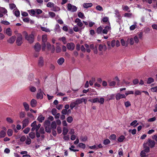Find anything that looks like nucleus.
Listing matches in <instances>:
<instances>
[{
	"mask_svg": "<svg viewBox=\"0 0 157 157\" xmlns=\"http://www.w3.org/2000/svg\"><path fill=\"white\" fill-rule=\"evenodd\" d=\"M156 120V118L155 117H153L151 118H149L148 120V122H152L155 121Z\"/></svg>",
	"mask_w": 157,
	"mask_h": 157,
	"instance_id": "680f3d73",
	"label": "nucleus"
},
{
	"mask_svg": "<svg viewBox=\"0 0 157 157\" xmlns=\"http://www.w3.org/2000/svg\"><path fill=\"white\" fill-rule=\"evenodd\" d=\"M92 6V4L91 3H84L83 4V6L84 8H88L91 7Z\"/></svg>",
	"mask_w": 157,
	"mask_h": 157,
	"instance_id": "2eb2a0df",
	"label": "nucleus"
},
{
	"mask_svg": "<svg viewBox=\"0 0 157 157\" xmlns=\"http://www.w3.org/2000/svg\"><path fill=\"white\" fill-rule=\"evenodd\" d=\"M30 130V128L28 127L27 128L24 130L23 132L25 134H27L29 132Z\"/></svg>",
	"mask_w": 157,
	"mask_h": 157,
	"instance_id": "de8ad7c7",
	"label": "nucleus"
},
{
	"mask_svg": "<svg viewBox=\"0 0 157 157\" xmlns=\"http://www.w3.org/2000/svg\"><path fill=\"white\" fill-rule=\"evenodd\" d=\"M116 12V14L117 16V17L119 18V19H120L121 17V16L119 13V12L117 10H116L115 11Z\"/></svg>",
	"mask_w": 157,
	"mask_h": 157,
	"instance_id": "0e129e2a",
	"label": "nucleus"
},
{
	"mask_svg": "<svg viewBox=\"0 0 157 157\" xmlns=\"http://www.w3.org/2000/svg\"><path fill=\"white\" fill-rule=\"evenodd\" d=\"M126 98V96L124 94H117L116 96V98Z\"/></svg>",
	"mask_w": 157,
	"mask_h": 157,
	"instance_id": "aec40b11",
	"label": "nucleus"
},
{
	"mask_svg": "<svg viewBox=\"0 0 157 157\" xmlns=\"http://www.w3.org/2000/svg\"><path fill=\"white\" fill-rule=\"evenodd\" d=\"M67 120L68 123H71L73 119L72 117L70 116L67 117Z\"/></svg>",
	"mask_w": 157,
	"mask_h": 157,
	"instance_id": "c9c22d12",
	"label": "nucleus"
},
{
	"mask_svg": "<svg viewBox=\"0 0 157 157\" xmlns=\"http://www.w3.org/2000/svg\"><path fill=\"white\" fill-rule=\"evenodd\" d=\"M39 132L41 134H44L45 133L44 129L42 127H41L40 128Z\"/></svg>",
	"mask_w": 157,
	"mask_h": 157,
	"instance_id": "052dcab7",
	"label": "nucleus"
},
{
	"mask_svg": "<svg viewBox=\"0 0 157 157\" xmlns=\"http://www.w3.org/2000/svg\"><path fill=\"white\" fill-rule=\"evenodd\" d=\"M23 105L25 110L26 111H28L29 110V105L27 103L25 102L23 103Z\"/></svg>",
	"mask_w": 157,
	"mask_h": 157,
	"instance_id": "b1692460",
	"label": "nucleus"
},
{
	"mask_svg": "<svg viewBox=\"0 0 157 157\" xmlns=\"http://www.w3.org/2000/svg\"><path fill=\"white\" fill-rule=\"evenodd\" d=\"M29 123V121L27 118H25L22 121V127L23 128H25L28 125Z\"/></svg>",
	"mask_w": 157,
	"mask_h": 157,
	"instance_id": "f8f14e48",
	"label": "nucleus"
},
{
	"mask_svg": "<svg viewBox=\"0 0 157 157\" xmlns=\"http://www.w3.org/2000/svg\"><path fill=\"white\" fill-rule=\"evenodd\" d=\"M26 138L25 136H23L21 137L20 139V140L21 142H24L26 140Z\"/></svg>",
	"mask_w": 157,
	"mask_h": 157,
	"instance_id": "bf43d9fd",
	"label": "nucleus"
},
{
	"mask_svg": "<svg viewBox=\"0 0 157 157\" xmlns=\"http://www.w3.org/2000/svg\"><path fill=\"white\" fill-rule=\"evenodd\" d=\"M22 42V36L21 34H19L16 40V44L18 46H20Z\"/></svg>",
	"mask_w": 157,
	"mask_h": 157,
	"instance_id": "39448f33",
	"label": "nucleus"
},
{
	"mask_svg": "<svg viewBox=\"0 0 157 157\" xmlns=\"http://www.w3.org/2000/svg\"><path fill=\"white\" fill-rule=\"evenodd\" d=\"M29 135V137L32 139H33L35 137V133L33 132H30Z\"/></svg>",
	"mask_w": 157,
	"mask_h": 157,
	"instance_id": "cd10ccee",
	"label": "nucleus"
},
{
	"mask_svg": "<svg viewBox=\"0 0 157 157\" xmlns=\"http://www.w3.org/2000/svg\"><path fill=\"white\" fill-rule=\"evenodd\" d=\"M140 156L141 157H145L146 156L145 152L144 151H142L140 153Z\"/></svg>",
	"mask_w": 157,
	"mask_h": 157,
	"instance_id": "13d9d810",
	"label": "nucleus"
},
{
	"mask_svg": "<svg viewBox=\"0 0 157 157\" xmlns=\"http://www.w3.org/2000/svg\"><path fill=\"white\" fill-rule=\"evenodd\" d=\"M67 47L68 49L73 50L74 49L75 45L73 43H68L67 44Z\"/></svg>",
	"mask_w": 157,
	"mask_h": 157,
	"instance_id": "9d476101",
	"label": "nucleus"
},
{
	"mask_svg": "<svg viewBox=\"0 0 157 157\" xmlns=\"http://www.w3.org/2000/svg\"><path fill=\"white\" fill-rule=\"evenodd\" d=\"M81 141H86L87 140V138L86 136H82L80 138Z\"/></svg>",
	"mask_w": 157,
	"mask_h": 157,
	"instance_id": "774afa93",
	"label": "nucleus"
},
{
	"mask_svg": "<svg viewBox=\"0 0 157 157\" xmlns=\"http://www.w3.org/2000/svg\"><path fill=\"white\" fill-rule=\"evenodd\" d=\"M61 51V48L59 46H57L56 47V52L57 53L60 52Z\"/></svg>",
	"mask_w": 157,
	"mask_h": 157,
	"instance_id": "603ef678",
	"label": "nucleus"
},
{
	"mask_svg": "<svg viewBox=\"0 0 157 157\" xmlns=\"http://www.w3.org/2000/svg\"><path fill=\"white\" fill-rule=\"evenodd\" d=\"M68 132V130L67 128L65 127L63 128V134L64 136L66 135L67 134Z\"/></svg>",
	"mask_w": 157,
	"mask_h": 157,
	"instance_id": "393cba45",
	"label": "nucleus"
},
{
	"mask_svg": "<svg viewBox=\"0 0 157 157\" xmlns=\"http://www.w3.org/2000/svg\"><path fill=\"white\" fill-rule=\"evenodd\" d=\"M110 141L108 139L105 140L103 142V144L105 145L108 144L110 143Z\"/></svg>",
	"mask_w": 157,
	"mask_h": 157,
	"instance_id": "a18cd8bd",
	"label": "nucleus"
},
{
	"mask_svg": "<svg viewBox=\"0 0 157 157\" xmlns=\"http://www.w3.org/2000/svg\"><path fill=\"white\" fill-rule=\"evenodd\" d=\"M60 10V8L58 6H54L53 7V8H52V10L54 11H55V12L57 11H59Z\"/></svg>",
	"mask_w": 157,
	"mask_h": 157,
	"instance_id": "473e14b6",
	"label": "nucleus"
},
{
	"mask_svg": "<svg viewBox=\"0 0 157 157\" xmlns=\"http://www.w3.org/2000/svg\"><path fill=\"white\" fill-rule=\"evenodd\" d=\"M134 40L135 42V43H138L139 41V40L138 38V36H136L134 37Z\"/></svg>",
	"mask_w": 157,
	"mask_h": 157,
	"instance_id": "e2e57ef3",
	"label": "nucleus"
},
{
	"mask_svg": "<svg viewBox=\"0 0 157 157\" xmlns=\"http://www.w3.org/2000/svg\"><path fill=\"white\" fill-rule=\"evenodd\" d=\"M78 146L81 148L84 149L86 147V145L85 144L82 143H80L78 144Z\"/></svg>",
	"mask_w": 157,
	"mask_h": 157,
	"instance_id": "a19ab883",
	"label": "nucleus"
},
{
	"mask_svg": "<svg viewBox=\"0 0 157 157\" xmlns=\"http://www.w3.org/2000/svg\"><path fill=\"white\" fill-rule=\"evenodd\" d=\"M49 14L51 17L52 18L55 17L56 16L55 13H54L52 12H49Z\"/></svg>",
	"mask_w": 157,
	"mask_h": 157,
	"instance_id": "49530a36",
	"label": "nucleus"
},
{
	"mask_svg": "<svg viewBox=\"0 0 157 157\" xmlns=\"http://www.w3.org/2000/svg\"><path fill=\"white\" fill-rule=\"evenodd\" d=\"M102 28L101 26L98 27L97 29L96 32L98 34H101L102 32Z\"/></svg>",
	"mask_w": 157,
	"mask_h": 157,
	"instance_id": "a878e982",
	"label": "nucleus"
},
{
	"mask_svg": "<svg viewBox=\"0 0 157 157\" xmlns=\"http://www.w3.org/2000/svg\"><path fill=\"white\" fill-rule=\"evenodd\" d=\"M54 5V4L51 2H48L47 5V6L48 7L51 8L52 7H53Z\"/></svg>",
	"mask_w": 157,
	"mask_h": 157,
	"instance_id": "79ce46f5",
	"label": "nucleus"
},
{
	"mask_svg": "<svg viewBox=\"0 0 157 157\" xmlns=\"http://www.w3.org/2000/svg\"><path fill=\"white\" fill-rule=\"evenodd\" d=\"M96 9L97 10H99V11H101V10H103V9H102V7L99 5L97 6L96 7Z\"/></svg>",
	"mask_w": 157,
	"mask_h": 157,
	"instance_id": "6e6d98bb",
	"label": "nucleus"
},
{
	"mask_svg": "<svg viewBox=\"0 0 157 157\" xmlns=\"http://www.w3.org/2000/svg\"><path fill=\"white\" fill-rule=\"evenodd\" d=\"M26 113L25 112H21L19 113V117L21 118H24L25 117Z\"/></svg>",
	"mask_w": 157,
	"mask_h": 157,
	"instance_id": "5701e85b",
	"label": "nucleus"
},
{
	"mask_svg": "<svg viewBox=\"0 0 157 157\" xmlns=\"http://www.w3.org/2000/svg\"><path fill=\"white\" fill-rule=\"evenodd\" d=\"M121 45L122 46H124L125 45V46L126 47L127 46H128L127 44H126V45H125V42L123 39H121Z\"/></svg>",
	"mask_w": 157,
	"mask_h": 157,
	"instance_id": "864d4df0",
	"label": "nucleus"
},
{
	"mask_svg": "<svg viewBox=\"0 0 157 157\" xmlns=\"http://www.w3.org/2000/svg\"><path fill=\"white\" fill-rule=\"evenodd\" d=\"M6 132L4 130H2L0 132V138H3L5 137L6 135Z\"/></svg>",
	"mask_w": 157,
	"mask_h": 157,
	"instance_id": "412c9836",
	"label": "nucleus"
},
{
	"mask_svg": "<svg viewBox=\"0 0 157 157\" xmlns=\"http://www.w3.org/2000/svg\"><path fill=\"white\" fill-rule=\"evenodd\" d=\"M151 90L153 92H157V86L152 88H151Z\"/></svg>",
	"mask_w": 157,
	"mask_h": 157,
	"instance_id": "5fc2aeb1",
	"label": "nucleus"
},
{
	"mask_svg": "<svg viewBox=\"0 0 157 157\" xmlns=\"http://www.w3.org/2000/svg\"><path fill=\"white\" fill-rule=\"evenodd\" d=\"M44 125L46 132L48 133H50L51 128L50 121L49 120L45 121L44 123Z\"/></svg>",
	"mask_w": 157,
	"mask_h": 157,
	"instance_id": "f03ea898",
	"label": "nucleus"
},
{
	"mask_svg": "<svg viewBox=\"0 0 157 157\" xmlns=\"http://www.w3.org/2000/svg\"><path fill=\"white\" fill-rule=\"evenodd\" d=\"M66 39L65 37L64 36L62 37L59 39V40L62 41L64 44H65L66 43Z\"/></svg>",
	"mask_w": 157,
	"mask_h": 157,
	"instance_id": "3c124183",
	"label": "nucleus"
},
{
	"mask_svg": "<svg viewBox=\"0 0 157 157\" xmlns=\"http://www.w3.org/2000/svg\"><path fill=\"white\" fill-rule=\"evenodd\" d=\"M15 39L16 36H13L7 40V41L10 43L13 44L15 41Z\"/></svg>",
	"mask_w": 157,
	"mask_h": 157,
	"instance_id": "ddd939ff",
	"label": "nucleus"
},
{
	"mask_svg": "<svg viewBox=\"0 0 157 157\" xmlns=\"http://www.w3.org/2000/svg\"><path fill=\"white\" fill-rule=\"evenodd\" d=\"M51 112L52 114L53 115L55 116L57 113V110L55 108H53L52 109Z\"/></svg>",
	"mask_w": 157,
	"mask_h": 157,
	"instance_id": "c03bdc74",
	"label": "nucleus"
},
{
	"mask_svg": "<svg viewBox=\"0 0 157 157\" xmlns=\"http://www.w3.org/2000/svg\"><path fill=\"white\" fill-rule=\"evenodd\" d=\"M144 147L145 148V149L144 151L145 152L148 153L150 151V148L149 147L147 146L145 144V143H144L143 144Z\"/></svg>",
	"mask_w": 157,
	"mask_h": 157,
	"instance_id": "dca6fc26",
	"label": "nucleus"
},
{
	"mask_svg": "<svg viewBox=\"0 0 157 157\" xmlns=\"http://www.w3.org/2000/svg\"><path fill=\"white\" fill-rule=\"evenodd\" d=\"M64 61V59L63 58H60L57 60V63L59 65H61Z\"/></svg>",
	"mask_w": 157,
	"mask_h": 157,
	"instance_id": "f3484780",
	"label": "nucleus"
},
{
	"mask_svg": "<svg viewBox=\"0 0 157 157\" xmlns=\"http://www.w3.org/2000/svg\"><path fill=\"white\" fill-rule=\"evenodd\" d=\"M13 130L11 129H9L7 131V134L9 136H11L13 134Z\"/></svg>",
	"mask_w": 157,
	"mask_h": 157,
	"instance_id": "e433bc0d",
	"label": "nucleus"
},
{
	"mask_svg": "<svg viewBox=\"0 0 157 157\" xmlns=\"http://www.w3.org/2000/svg\"><path fill=\"white\" fill-rule=\"evenodd\" d=\"M41 46L39 43H36L34 46V48L36 52H39L41 49Z\"/></svg>",
	"mask_w": 157,
	"mask_h": 157,
	"instance_id": "1a4fd4ad",
	"label": "nucleus"
},
{
	"mask_svg": "<svg viewBox=\"0 0 157 157\" xmlns=\"http://www.w3.org/2000/svg\"><path fill=\"white\" fill-rule=\"evenodd\" d=\"M47 40V37L46 35H43L42 36V41L44 43H45Z\"/></svg>",
	"mask_w": 157,
	"mask_h": 157,
	"instance_id": "72a5a7b5",
	"label": "nucleus"
},
{
	"mask_svg": "<svg viewBox=\"0 0 157 157\" xmlns=\"http://www.w3.org/2000/svg\"><path fill=\"white\" fill-rule=\"evenodd\" d=\"M78 16L79 17L82 18L84 17V15L82 13L79 12L78 13Z\"/></svg>",
	"mask_w": 157,
	"mask_h": 157,
	"instance_id": "4d7b16f0",
	"label": "nucleus"
},
{
	"mask_svg": "<svg viewBox=\"0 0 157 157\" xmlns=\"http://www.w3.org/2000/svg\"><path fill=\"white\" fill-rule=\"evenodd\" d=\"M23 35L25 36V39L28 41L29 43L32 44L33 42L34 36L33 34H31L28 35L26 32L24 31L23 33Z\"/></svg>",
	"mask_w": 157,
	"mask_h": 157,
	"instance_id": "f257e3e1",
	"label": "nucleus"
},
{
	"mask_svg": "<svg viewBox=\"0 0 157 157\" xmlns=\"http://www.w3.org/2000/svg\"><path fill=\"white\" fill-rule=\"evenodd\" d=\"M26 140L25 141V143L26 144L28 145H29L31 143V139L29 138L28 137H27L26 138Z\"/></svg>",
	"mask_w": 157,
	"mask_h": 157,
	"instance_id": "f704fd0d",
	"label": "nucleus"
},
{
	"mask_svg": "<svg viewBox=\"0 0 157 157\" xmlns=\"http://www.w3.org/2000/svg\"><path fill=\"white\" fill-rule=\"evenodd\" d=\"M88 101L93 103L98 102L103 104L104 101V99H90Z\"/></svg>",
	"mask_w": 157,
	"mask_h": 157,
	"instance_id": "20e7f679",
	"label": "nucleus"
},
{
	"mask_svg": "<svg viewBox=\"0 0 157 157\" xmlns=\"http://www.w3.org/2000/svg\"><path fill=\"white\" fill-rule=\"evenodd\" d=\"M41 29L43 31H45L46 32H48L50 31L49 29L45 27H41Z\"/></svg>",
	"mask_w": 157,
	"mask_h": 157,
	"instance_id": "09e8293b",
	"label": "nucleus"
},
{
	"mask_svg": "<svg viewBox=\"0 0 157 157\" xmlns=\"http://www.w3.org/2000/svg\"><path fill=\"white\" fill-rule=\"evenodd\" d=\"M6 33L9 36H10L12 35V31L10 28H7L6 30Z\"/></svg>",
	"mask_w": 157,
	"mask_h": 157,
	"instance_id": "a211bd4d",
	"label": "nucleus"
},
{
	"mask_svg": "<svg viewBox=\"0 0 157 157\" xmlns=\"http://www.w3.org/2000/svg\"><path fill=\"white\" fill-rule=\"evenodd\" d=\"M87 99H80L77 100L75 102L77 105L82 103V102H84L86 104L87 101Z\"/></svg>",
	"mask_w": 157,
	"mask_h": 157,
	"instance_id": "9b49d317",
	"label": "nucleus"
},
{
	"mask_svg": "<svg viewBox=\"0 0 157 157\" xmlns=\"http://www.w3.org/2000/svg\"><path fill=\"white\" fill-rule=\"evenodd\" d=\"M109 138L110 140H115L116 138V136L115 134H113L110 136Z\"/></svg>",
	"mask_w": 157,
	"mask_h": 157,
	"instance_id": "4c0bfd02",
	"label": "nucleus"
},
{
	"mask_svg": "<svg viewBox=\"0 0 157 157\" xmlns=\"http://www.w3.org/2000/svg\"><path fill=\"white\" fill-rule=\"evenodd\" d=\"M134 94V91H127L125 93V95L127 96L128 94Z\"/></svg>",
	"mask_w": 157,
	"mask_h": 157,
	"instance_id": "8fccbe9b",
	"label": "nucleus"
},
{
	"mask_svg": "<svg viewBox=\"0 0 157 157\" xmlns=\"http://www.w3.org/2000/svg\"><path fill=\"white\" fill-rule=\"evenodd\" d=\"M9 6L11 10H13V9H14L16 7V6L15 4L13 3L10 4H9Z\"/></svg>",
	"mask_w": 157,
	"mask_h": 157,
	"instance_id": "37998d69",
	"label": "nucleus"
},
{
	"mask_svg": "<svg viewBox=\"0 0 157 157\" xmlns=\"http://www.w3.org/2000/svg\"><path fill=\"white\" fill-rule=\"evenodd\" d=\"M43 94H44V95H45L40 89H39L37 94L36 96L37 98H43Z\"/></svg>",
	"mask_w": 157,
	"mask_h": 157,
	"instance_id": "0eeeda50",
	"label": "nucleus"
},
{
	"mask_svg": "<svg viewBox=\"0 0 157 157\" xmlns=\"http://www.w3.org/2000/svg\"><path fill=\"white\" fill-rule=\"evenodd\" d=\"M0 12L5 14L7 13V11L3 7H0Z\"/></svg>",
	"mask_w": 157,
	"mask_h": 157,
	"instance_id": "bb28decb",
	"label": "nucleus"
},
{
	"mask_svg": "<svg viewBox=\"0 0 157 157\" xmlns=\"http://www.w3.org/2000/svg\"><path fill=\"white\" fill-rule=\"evenodd\" d=\"M44 65V60L42 57H39L38 60V66L39 67H42Z\"/></svg>",
	"mask_w": 157,
	"mask_h": 157,
	"instance_id": "6e6552de",
	"label": "nucleus"
},
{
	"mask_svg": "<svg viewBox=\"0 0 157 157\" xmlns=\"http://www.w3.org/2000/svg\"><path fill=\"white\" fill-rule=\"evenodd\" d=\"M76 105H77L75 101L72 102L70 105L71 109H72Z\"/></svg>",
	"mask_w": 157,
	"mask_h": 157,
	"instance_id": "7c9ffc66",
	"label": "nucleus"
},
{
	"mask_svg": "<svg viewBox=\"0 0 157 157\" xmlns=\"http://www.w3.org/2000/svg\"><path fill=\"white\" fill-rule=\"evenodd\" d=\"M145 144L146 145L147 144L150 147L152 148L154 147L155 142L154 140H151L150 139H148L147 141Z\"/></svg>",
	"mask_w": 157,
	"mask_h": 157,
	"instance_id": "7ed1b4c3",
	"label": "nucleus"
},
{
	"mask_svg": "<svg viewBox=\"0 0 157 157\" xmlns=\"http://www.w3.org/2000/svg\"><path fill=\"white\" fill-rule=\"evenodd\" d=\"M6 120L8 123H12L13 122V120L9 117L6 118Z\"/></svg>",
	"mask_w": 157,
	"mask_h": 157,
	"instance_id": "ea45409f",
	"label": "nucleus"
},
{
	"mask_svg": "<svg viewBox=\"0 0 157 157\" xmlns=\"http://www.w3.org/2000/svg\"><path fill=\"white\" fill-rule=\"evenodd\" d=\"M67 9L69 11H71L72 12H75L76 11L77 8L74 6H72L70 3H69L67 5Z\"/></svg>",
	"mask_w": 157,
	"mask_h": 157,
	"instance_id": "423d86ee",
	"label": "nucleus"
},
{
	"mask_svg": "<svg viewBox=\"0 0 157 157\" xmlns=\"http://www.w3.org/2000/svg\"><path fill=\"white\" fill-rule=\"evenodd\" d=\"M30 90L32 92H34L36 90V89L34 86H32L30 88Z\"/></svg>",
	"mask_w": 157,
	"mask_h": 157,
	"instance_id": "338daca9",
	"label": "nucleus"
},
{
	"mask_svg": "<svg viewBox=\"0 0 157 157\" xmlns=\"http://www.w3.org/2000/svg\"><path fill=\"white\" fill-rule=\"evenodd\" d=\"M36 101L34 99H33L31 101V105L33 107H35L36 105Z\"/></svg>",
	"mask_w": 157,
	"mask_h": 157,
	"instance_id": "4468645a",
	"label": "nucleus"
},
{
	"mask_svg": "<svg viewBox=\"0 0 157 157\" xmlns=\"http://www.w3.org/2000/svg\"><path fill=\"white\" fill-rule=\"evenodd\" d=\"M51 128L53 129H55L56 127V123L55 121H53L51 124Z\"/></svg>",
	"mask_w": 157,
	"mask_h": 157,
	"instance_id": "4be33fe9",
	"label": "nucleus"
},
{
	"mask_svg": "<svg viewBox=\"0 0 157 157\" xmlns=\"http://www.w3.org/2000/svg\"><path fill=\"white\" fill-rule=\"evenodd\" d=\"M33 75L31 74H30L28 77V79L30 81H32L33 80Z\"/></svg>",
	"mask_w": 157,
	"mask_h": 157,
	"instance_id": "58836bf2",
	"label": "nucleus"
},
{
	"mask_svg": "<svg viewBox=\"0 0 157 157\" xmlns=\"http://www.w3.org/2000/svg\"><path fill=\"white\" fill-rule=\"evenodd\" d=\"M103 47H105V49H106V46L105 45H104L103 46L101 44H99L98 47L99 50L101 51L102 50Z\"/></svg>",
	"mask_w": 157,
	"mask_h": 157,
	"instance_id": "2f4dec72",
	"label": "nucleus"
},
{
	"mask_svg": "<svg viewBox=\"0 0 157 157\" xmlns=\"http://www.w3.org/2000/svg\"><path fill=\"white\" fill-rule=\"evenodd\" d=\"M125 106L126 107H128L131 105L130 103L129 102L127 101L124 103Z\"/></svg>",
	"mask_w": 157,
	"mask_h": 157,
	"instance_id": "69168bd1",
	"label": "nucleus"
},
{
	"mask_svg": "<svg viewBox=\"0 0 157 157\" xmlns=\"http://www.w3.org/2000/svg\"><path fill=\"white\" fill-rule=\"evenodd\" d=\"M45 117H43L42 115H40L38 116L37 118V120L40 122H42V121L44 120Z\"/></svg>",
	"mask_w": 157,
	"mask_h": 157,
	"instance_id": "6ab92c4d",
	"label": "nucleus"
},
{
	"mask_svg": "<svg viewBox=\"0 0 157 157\" xmlns=\"http://www.w3.org/2000/svg\"><path fill=\"white\" fill-rule=\"evenodd\" d=\"M124 138V136L123 135H121L119 137L118 140L119 142H121L123 141Z\"/></svg>",
	"mask_w": 157,
	"mask_h": 157,
	"instance_id": "c85d7f7f",
	"label": "nucleus"
},
{
	"mask_svg": "<svg viewBox=\"0 0 157 157\" xmlns=\"http://www.w3.org/2000/svg\"><path fill=\"white\" fill-rule=\"evenodd\" d=\"M154 81V79L152 78H149L148 79V80L147 82V83L150 84L152 82H153Z\"/></svg>",
	"mask_w": 157,
	"mask_h": 157,
	"instance_id": "c756f323",
	"label": "nucleus"
}]
</instances>
